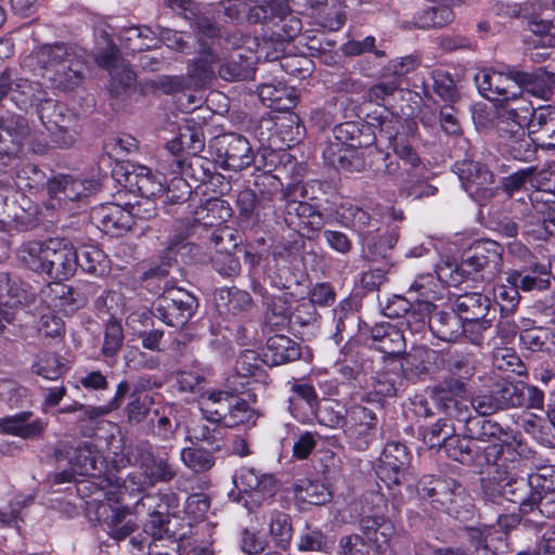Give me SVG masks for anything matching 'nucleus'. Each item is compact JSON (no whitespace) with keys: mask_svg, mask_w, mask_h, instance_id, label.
I'll list each match as a JSON object with an SVG mask.
<instances>
[{"mask_svg":"<svg viewBox=\"0 0 555 555\" xmlns=\"http://www.w3.org/2000/svg\"><path fill=\"white\" fill-rule=\"evenodd\" d=\"M535 78L534 73L518 70L515 67H507L506 70L486 67L475 74L474 81L479 94L495 103L496 118L500 120L513 115L520 118L527 116L533 104L525 90L535 81Z\"/></svg>","mask_w":555,"mask_h":555,"instance_id":"f257e3e1","label":"nucleus"},{"mask_svg":"<svg viewBox=\"0 0 555 555\" xmlns=\"http://www.w3.org/2000/svg\"><path fill=\"white\" fill-rule=\"evenodd\" d=\"M175 476L176 470L166 459L154 461L149 480L140 474L129 475L124 487L115 486L105 492L104 500L100 501L96 506L98 520L106 526L107 532L113 539L117 541L126 539L134 531L135 525L131 520L124 522L126 515L131 513L127 507L118 505L124 500V490L133 486H138V490H141L145 485L155 481H169Z\"/></svg>","mask_w":555,"mask_h":555,"instance_id":"f03ea898","label":"nucleus"},{"mask_svg":"<svg viewBox=\"0 0 555 555\" xmlns=\"http://www.w3.org/2000/svg\"><path fill=\"white\" fill-rule=\"evenodd\" d=\"M36 65L55 89L67 92L85 79L86 62L81 54L65 44H43L34 49L28 66Z\"/></svg>","mask_w":555,"mask_h":555,"instance_id":"7ed1b4c3","label":"nucleus"},{"mask_svg":"<svg viewBox=\"0 0 555 555\" xmlns=\"http://www.w3.org/2000/svg\"><path fill=\"white\" fill-rule=\"evenodd\" d=\"M423 505L446 513L456 519L467 520L474 515V503L465 487L452 478L423 476L416 486Z\"/></svg>","mask_w":555,"mask_h":555,"instance_id":"20e7f679","label":"nucleus"},{"mask_svg":"<svg viewBox=\"0 0 555 555\" xmlns=\"http://www.w3.org/2000/svg\"><path fill=\"white\" fill-rule=\"evenodd\" d=\"M539 479V475L528 479L517 474L492 475L481 480L482 499L487 504L498 506L503 505L504 501L518 504L519 512L528 514L534 511L542 499L541 492L532 486L533 480Z\"/></svg>","mask_w":555,"mask_h":555,"instance_id":"39448f33","label":"nucleus"},{"mask_svg":"<svg viewBox=\"0 0 555 555\" xmlns=\"http://www.w3.org/2000/svg\"><path fill=\"white\" fill-rule=\"evenodd\" d=\"M503 248L492 240L475 242L460 263L461 274H477L482 282H492L502 270Z\"/></svg>","mask_w":555,"mask_h":555,"instance_id":"423d86ee","label":"nucleus"},{"mask_svg":"<svg viewBox=\"0 0 555 555\" xmlns=\"http://www.w3.org/2000/svg\"><path fill=\"white\" fill-rule=\"evenodd\" d=\"M529 452L519 434L511 435L502 443L493 442L483 450L487 464L495 468L493 475L517 474L525 465Z\"/></svg>","mask_w":555,"mask_h":555,"instance_id":"0eeeda50","label":"nucleus"},{"mask_svg":"<svg viewBox=\"0 0 555 555\" xmlns=\"http://www.w3.org/2000/svg\"><path fill=\"white\" fill-rule=\"evenodd\" d=\"M234 483L241 492L243 505L249 512L273 498L278 490L272 475L260 474L250 467H242L234 477Z\"/></svg>","mask_w":555,"mask_h":555,"instance_id":"6e6552de","label":"nucleus"},{"mask_svg":"<svg viewBox=\"0 0 555 555\" xmlns=\"http://www.w3.org/2000/svg\"><path fill=\"white\" fill-rule=\"evenodd\" d=\"M125 186L132 193H138L144 198L141 207L146 218L155 215V206L151 201L152 197L160 196L165 193V177L160 173H154L149 167L130 164L124 173Z\"/></svg>","mask_w":555,"mask_h":555,"instance_id":"1a4fd4ad","label":"nucleus"},{"mask_svg":"<svg viewBox=\"0 0 555 555\" xmlns=\"http://www.w3.org/2000/svg\"><path fill=\"white\" fill-rule=\"evenodd\" d=\"M134 218L147 219L141 209L140 202L127 203L125 207L107 203L92 211V219L99 229L111 236H119L129 231L134 223Z\"/></svg>","mask_w":555,"mask_h":555,"instance_id":"9d476101","label":"nucleus"},{"mask_svg":"<svg viewBox=\"0 0 555 555\" xmlns=\"http://www.w3.org/2000/svg\"><path fill=\"white\" fill-rule=\"evenodd\" d=\"M533 114L534 107L532 106L526 117L520 118L513 115L507 119L498 120L500 135L505 140L504 144L508 154L515 159L529 162L535 155L533 141L525 129Z\"/></svg>","mask_w":555,"mask_h":555,"instance_id":"9b49d317","label":"nucleus"},{"mask_svg":"<svg viewBox=\"0 0 555 555\" xmlns=\"http://www.w3.org/2000/svg\"><path fill=\"white\" fill-rule=\"evenodd\" d=\"M377 423L378 418L373 410L363 405L351 406L344 423L348 443L358 451L369 449L376 438Z\"/></svg>","mask_w":555,"mask_h":555,"instance_id":"f8f14e48","label":"nucleus"},{"mask_svg":"<svg viewBox=\"0 0 555 555\" xmlns=\"http://www.w3.org/2000/svg\"><path fill=\"white\" fill-rule=\"evenodd\" d=\"M531 210L525 233L534 240L555 236V193L535 191L530 195Z\"/></svg>","mask_w":555,"mask_h":555,"instance_id":"ddd939ff","label":"nucleus"},{"mask_svg":"<svg viewBox=\"0 0 555 555\" xmlns=\"http://www.w3.org/2000/svg\"><path fill=\"white\" fill-rule=\"evenodd\" d=\"M197 307L196 299L182 289L167 291L155 307V317L169 326L180 327L188 323Z\"/></svg>","mask_w":555,"mask_h":555,"instance_id":"4468645a","label":"nucleus"},{"mask_svg":"<svg viewBox=\"0 0 555 555\" xmlns=\"http://www.w3.org/2000/svg\"><path fill=\"white\" fill-rule=\"evenodd\" d=\"M454 172L459 176L463 189L476 202L482 204L483 201L493 196L492 184L494 176L481 163L470 159L456 162L454 164Z\"/></svg>","mask_w":555,"mask_h":555,"instance_id":"2eb2a0df","label":"nucleus"},{"mask_svg":"<svg viewBox=\"0 0 555 555\" xmlns=\"http://www.w3.org/2000/svg\"><path fill=\"white\" fill-rule=\"evenodd\" d=\"M284 220L289 228L308 238H314L325 224L324 216L318 208L296 199L286 202Z\"/></svg>","mask_w":555,"mask_h":555,"instance_id":"dca6fc26","label":"nucleus"},{"mask_svg":"<svg viewBox=\"0 0 555 555\" xmlns=\"http://www.w3.org/2000/svg\"><path fill=\"white\" fill-rule=\"evenodd\" d=\"M217 162L228 170L240 171L254 163V153L246 138L236 133L224 134L217 141Z\"/></svg>","mask_w":555,"mask_h":555,"instance_id":"f3484780","label":"nucleus"},{"mask_svg":"<svg viewBox=\"0 0 555 555\" xmlns=\"http://www.w3.org/2000/svg\"><path fill=\"white\" fill-rule=\"evenodd\" d=\"M411 461L408 448L400 442L387 443L380 454L376 475L388 488L400 485L406 475Z\"/></svg>","mask_w":555,"mask_h":555,"instance_id":"a211bd4d","label":"nucleus"},{"mask_svg":"<svg viewBox=\"0 0 555 555\" xmlns=\"http://www.w3.org/2000/svg\"><path fill=\"white\" fill-rule=\"evenodd\" d=\"M374 349L384 353V359L404 360L409 364L413 354H404L406 343L402 330L388 322L375 324L371 330Z\"/></svg>","mask_w":555,"mask_h":555,"instance_id":"6ab92c4d","label":"nucleus"},{"mask_svg":"<svg viewBox=\"0 0 555 555\" xmlns=\"http://www.w3.org/2000/svg\"><path fill=\"white\" fill-rule=\"evenodd\" d=\"M94 60L99 66L109 72V88L114 96H118L133 85L135 74L124 60L118 57L114 46L107 44L103 51L96 52Z\"/></svg>","mask_w":555,"mask_h":555,"instance_id":"aec40b11","label":"nucleus"},{"mask_svg":"<svg viewBox=\"0 0 555 555\" xmlns=\"http://www.w3.org/2000/svg\"><path fill=\"white\" fill-rule=\"evenodd\" d=\"M52 250L44 274L53 280H67L77 269V255L74 246L60 238H53Z\"/></svg>","mask_w":555,"mask_h":555,"instance_id":"412c9836","label":"nucleus"},{"mask_svg":"<svg viewBox=\"0 0 555 555\" xmlns=\"http://www.w3.org/2000/svg\"><path fill=\"white\" fill-rule=\"evenodd\" d=\"M356 132H358V128L352 122H345L335 127V137L341 143L332 144L330 149L325 152V157L333 166L349 171H352L353 169H359V166L361 164L358 158L356 159L358 165L352 166V164L348 162V157L353 156L354 151L344 149V145H350L351 147H356Z\"/></svg>","mask_w":555,"mask_h":555,"instance_id":"4be33fe9","label":"nucleus"},{"mask_svg":"<svg viewBox=\"0 0 555 555\" xmlns=\"http://www.w3.org/2000/svg\"><path fill=\"white\" fill-rule=\"evenodd\" d=\"M447 275L442 266L438 267L436 274H420L410 285L408 294L414 302H426L430 308H435L433 302L441 298Z\"/></svg>","mask_w":555,"mask_h":555,"instance_id":"5701e85b","label":"nucleus"},{"mask_svg":"<svg viewBox=\"0 0 555 555\" xmlns=\"http://www.w3.org/2000/svg\"><path fill=\"white\" fill-rule=\"evenodd\" d=\"M43 294L49 306L65 314L74 313L85 307L88 301L87 295L80 288L60 282L49 284Z\"/></svg>","mask_w":555,"mask_h":555,"instance_id":"b1692460","label":"nucleus"},{"mask_svg":"<svg viewBox=\"0 0 555 555\" xmlns=\"http://www.w3.org/2000/svg\"><path fill=\"white\" fill-rule=\"evenodd\" d=\"M46 427L47 423L39 417H35L30 411H23L0 418V430L2 433L23 439L40 437Z\"/></svg>","mask_w":555,"mask_h":555,"instance_id":"393cba45","label":"nucleus"},{"mask_svg":"<svg viewBox=\"0 0 555 555\" xmlns=\"http://www.w3.org/2000/svg\"><path fill=\"white\" fill-rule=\"evenodd\" d=\"M336 214V220L341 225L349 227L358 233L360 243L372 233L379 231V221L358 206L343 204Z\"/></svg>","mask_w":555,"mask_h":555,"instance_id":"a878e982","label":"nucleus"},{"mask_svg":"<svg viewBox=\"0 0 555 555\" xmlns=\"http://www.w3.org/2000/svg\"><path fill=\"white\" fill-rule=\"evenodd\" d=\"M35 293L18 276L0 272V307L18 308L34 301Z\"/></svg>","mask_w":555,"mask_h":555,"instance_id":"bb28decb","label":"nucleus"},{"mask_svg":"<svg viewBox=\"0 0 555 555\" xmlns=\"http://www.w3.org/2000/svg\"><path fill=\"white\" fill-rule=\"evenodd\" d=\"M507 282L524 292L545 291L551 286V272L545 264L533 263L526 269L515 270L507 275Z\"/></svg>","mask_w":555,"mask_h":555,"instance_id":"cd10ccee","label":"nucleus"},{"mask_svg":"<svg viewBox=\"0 0 555 555\" xmlns=\"http://www.w3.org/2000/svg\"><path fill=\"white\" fill-rule=\"evenodd\" d=\"M399 238V229L396 225L387 227L372 233L361 242L363 256L371 260L377 261L386 259Z\"/></svg>","mask_w":555,"mask_h":555,"instance_id":"c85d7f7f","label":"nucleus"},{"mask_svg":"<svg viewBox=\"0 0 555 555\" xmlns=\"http://www.w3.org/2000/svg\"><path fill=\"white\" fill-rule=\"evenodd\" d=\"M159 496L156 494L143 495L134 505L133 513L141 515L146 513L149 519L144 524V533L152 537L154 540L162 539L167 531L168 517L165 513L159 511L157 502Z\"/></svg>","mask_w":555,"mask_h":555,"instance_id":"c756f323","label":"nucleus"},{"mask_svg":"<svg viewBox=\"0 0 555 555\" xmlns=\"http://www.w3.org/2000/svg\"><path fill=\"white\" fill-rule=\"evenodd\" d=\"M69 462L73 472L79 476H96L103 467L101 455L90 441L77 444L69 455Z\"/></svg>","mask_w":555,"mask_h":555,"instance_id":"7c9ffc66","label":"nucleus"},{"mask_svg":"<svg viewBox=\"0 0 555 555\" xmlns=\"http://www.w3.org/2000/svg\"><path fill=\"white\" fill-rule=\"evenodd\" d=\"M262 356L266 364L274 366L297 360L300 357V349L289 337L273 335L267 339Z\"/></svg>","mask_w":555,"mask_h":555,"instance_id":"2f4dec72","label":"nucleus"},{"mask_svg":"<svg viewBox=\"0 0 555 555\" xmlns=\"http://www.w3.org/2000/svg\"><path fill=\"white\" fill-rule=\"evenodd\" d=\"M53 238L48 241H29L23 243L16 250L18 261L29 270L44 274L51 254Z\"/></svg>","mask_w":555,"mask_h":555,"instance_id":"473e14b6","label":"nucleus"},{"mask_svg":"<svg viewBox=\"0 0 555 555\" xmlns=\"http://www.w3.org/2000/svg\"><path fill=\"white\" fill-rule=\"evenodd\" d=\"M392 120L384 121L380 125V135L389 141L388 147L398 156V158L411 169L421 165V158L412 145L408 142L404 134L400 133L395 126L390 127Z\"/></svg>","mask_w":555,"mask_h":555,"instance_id":"72a5a7b5","label":"nucleus"},{"mask_svg":"<svg viewBox=\"0 0 555 555\" xmlns=\"http://www.w3.org/2000/svg\"><path fill=\"white\" fill-rule=\"evenodd\" d=\"M291 389L293 392L289 398L292 413L297 420L306 422L310 415L314 414L318 393L313 386L307 383H294Z\"/></svg>","mask_w":555,"mask_h":555,"instance_id":"f704fd0d","label":"nucleus"},{"mask_svg":"<svg viewBox=\"0 0 555 555\" xmlns=\"http://www.w3.org/2000/svg\"><path fill=\"white\" fill-rule=\"evenodd\" d=\"M492 307V300L478 292L466 293L456 297L453 304V311L457 312L461 319L488 317Z\"/></svg>","mask_w":555,"mask_h":555,"instance_id":"c9c22d12","label":"nucleus"},{"mask_svg":"<svg viewBox=\"0 0 555 555\" xmlns=\"http://www.w3.org/2000/svg\"><path fill=\"white\" fill-rule=\"evenodd\" d=\"M360 529L377 550H383L395 534L393 524L384 516H364Z\"/></svg>","mask_w":555,"mask_h":555,"instance_id":"e433bc0d","label":"nucleus"},{"mask_svg":"<svg viewBox=\"0 0 555 555\" xmlns=\"http://www.w3.org/2000/svg\"><path fill=\"white\" fill-rule=\"evenodd\" d=\"M424 440L429 448H442L449 457H456L459 452L453 449L459 442V436L454 435V428L448 420H439L424 434Z\"/></svg>","mask_w":555,"mask_h":555,"instance_id":"4c0bfd02","label":"nucleus"},{"mask_svg":"<svg viewBox=\"0 0 555 555\" xmlns=\"http://www.w3.org/2000/svg\"><path fill=\"white\" fill-rule=\"evenodd\" d=\"M444 5L431 7L420 11L413 17V25L420 29L443 27L453 21L454 14L449 5H459L462 0H444Z\"/></svg>","mask_w":555,"mask_h":555,"instance_id":"58836bf2","label":"nucleus"},{"mask_svg":"<svg viewBox=\"0 0 555 555\" xmlns=\"http://www.w3.org/2000/svg\"><path fill=\"white\" fill-rule=\"evenodd\" d=\"M77 267L96 276H104L111 270L108 257L95 245H85L76 250Z\"/></svg>","mask_w":555,"mask_h":555,"instance_id":"ea45409f","label":"nucleus"},{"mask_svg":"<svg viewBox=\"0 0 555 555\" xmlns=\"http://www.w3.org/2000/svg\"><path fill=\"white\" fill-rule=\"evenodd\" d=\"M232 401H235V395L232 392L212 391L202 402L201 410L210 423H222L225 426Z\"/></svg>","mask_w":555,"mask_h":555,"instance_id":"a19ab883","label":"nucleus"},{"mask_svg":"<svg viewBox=\"0 0 555 555\" xmlns=\"http://www.w3.org/2000/svg\"><path fill=\"white\" fill-rule=\"evenodd\" d=\"M463 320L457 312L439 311L430 317V332L443 341H453L462 335Z\"/></svg>","mask_w":555,"mask_h":555,"instance_id":"79ce46f5","label":"nucleus"},{"mask_svg":"<svg viewBox=\"0 0 555 555\" xmlns=\"http://www.w3.org/2000/svg\"><path fill=\"white\" fill-rule=\"evenodd\" d=\"M218 73L227 81L245 80L253 77L254 67L249 56L233 52L219 65Z\"/></svg>","mask_w":555,"mask_h":555,"instance_id":"37998d69","label":"nucleus"},{"mask_svg":"<svg viewBox=\"0 0 555 555\" xmlns=\"http://www.w3.org/2000/svg\"><path fill=\"white\" fill-rule=\"evenodd\" d=\"M46 92L40 88L37 82H31L28 79H16L11 90V101L22 109L36 106Z\"/></svg>","mask_w":555,"mask_h":555,"instance_id":"c03bdc74","label":"nucleus"},{"mask_svg":"<svg viewBox=\"0 0 555 555\" xmlns=\"http://www.w3.org/2000/svg\"><path fill=\"white\" fill-rule=\"evenodd\" d=\"M218 62V56L211 50L201 52L188 72L196 87H204L215 78Z\"/></svg>","mask_w":555,"mask_h":555,"instance_id":"a18cd8bd","label":"nucleus"},{"mask_svg":"<svg viewBox=\"0 0 555 555\" xmlns=\"http://www.w3.org/2000/svg\"><path fill=\"white\" fill-rule=\"evenodd\" d=\"M467 433L472 440L482 442L501 440L503 435H507L499 423L485 416L469 418L467 422Z\"/></svg>","mask_w":555,"mask_h":555,"instance_id":"49530a36","label":"nucleus"},{"mask_svg":"<svg viewBox=\"0 0 555 555\" xmlns=\"http://www.w3.org/2000/svg\"><path fill=\"white\" fill-rule=\"evenodd\" d=\"M230 216V207L225 201L210 198L195 212V221L203 222L205 225H215L224 221Z\"/></svg>","mask_w":555,"mask_h":555,"instance_id":"de8ad7c7","label":"nucleus"},{"mask_svg":"<svg viewBox=\"0 0 555 555\" xmlns=\"http://www.w3.org/2000/svg\"><path fill=\"white\" fill-rule=\"evenodd\" d=\"M501 409L524 405V384L502 379L493 385Z\"/></svg>","mask_w":555,"mask_h":555,"instance_id":"09e8293b","label":"nucleus"},{"mask_svg":"<svg viewBox=\"0 0 555 555\" xmlns=\"http://www.w3.org/2000/svg\"><path fill=\"white\" fill-rule=\"evenodd\" d=\"M211 450H204L196 447L183 448L180 452L181 461L194 473H204L215 465V457Z\"/></svg>","mask_w":555,"mask_h":555,"instance_id":"8fccbe9b","label":"nucleus"},{"mask_svg":"<svg viewBox=\"0 0 555 555\" xmlns=\"http://www.w3.org/2000/svg\"><path fill=\"white\" fill-rule=\"evenodd\" d=\"M31 370L46 379L55 380L64 374L66 367L56 354L41 352L31 365Z\"/></svg>","mask_w":555,"mask_h":555,"instance_id":"3c124183","label":"nucleus"},{"mask_svg":"<svg viewBox=\"0 0 555 555\" xmlns=\"http://www.w3.org/2000/svg\"><path fill=\"white\" fill-rule=\"evenodd\" d=\"M190 435L192 439L206 443L211 451H219L227 444L223 428L216 424L214 426L196 424L191 428Z\"/></svg>","mask_w":555,"mask_h":555,"instance_id":"603ef678","label":"nucleus"},{"mask_svg":"<svg viewBox=\"0 0 555 555\" xmlns=\"http://www.w3.org/2000/svg\"><path fill=\"white\" fill-rule=\"evenodd\" d=\"M296 494L299 500L309 504L322 505L331 500L328 488L319 481L309 479L301 480L296 487Z\"/></svg>","mask_w":555,"mask_h":555,"instance_id":"864d4df0","label":"nucleus"},{"mask_svg":"<svg viewBox=\"0 0 555 555\" xmlns=\"http://www.w3.org/2000/svg\"><path fill=\"white\" fill-rule=\"evenodd\" d=\"M434 308L428 304L413 302L401 326H405L411 333H422L427 326L430 328V317Z\"/></svg>","mask_w":555,"mask_h":555,"instance_id":"5fc2aeb1","label":"nucleus"},{"mask_svg":"<svg viewBox=\"0 0 555 555\" xmlns=\"http://www.w3.org/2000/svg\"><path fill=\"white\" fill-rule=\"evenodd\" d=\"M293 121L289 120L285 122V120H281L280 122H273L270 119H266L261 121V127L264 125L267 129H271V126L275 128L274 134H271L267 141L270 147L283 150L285 147H291L299 141V138H295L292 135L293 132Z\"/></svg>","mask_w":555,"mask_h":555,"instance_id":"6e6d98bb","label":"nucleus"},{"mask_svg":"<svg viewBox=\"0 0 555 555\" xmlns=\"http://www.w3.org/2000/svg\"><path fill=\"white\" fill-rule=\"evenodd\" d=\"M230 409V414L225 421V427H235L238 425H255L257 421V413L255 409L249 406V404L235 396V401H232Z\"/></svg>","mask_w":555,"mask_h":555,"instance_id":"4d7b16f0","label":"nucleus"},{"mask_svg":"<svg viewBox=\"0 0 555 555\" xmlns=\"http://www.w3.org/2000/svg\"><path fill=\"white\" fill-rule=\"evenodd\" d=\"M177 383L181 391L197 393L203 390L206 377L203 369L198 364H193L178 373Z\"/></svg>","mask_w":555,"mask_h":555,"instance_id":"13d9d810","label":"nucleus"},{"mask_svg":"<svg viewBox=\"0 0 555 555\" xmlns=\"http://www.w3.org/2000/svg\"><path fill=\"white\" fill-rule=\"evenodd\" d=\"M254 12L255 16L264 23L285 22L292 14L287 0H270L264 5L255 8Z\"/></svg>","mask_w":555,"mask_h":555,"instance_id":"bf43d9fd","label":"nucleus"},{"mask_svg":"<svg viewBox=\"0 0 555 555\" xmlns=\"http://www.w3.org/2000/svg\"><path fill=\"white\" fill-rule=\"evenodd\" d=\"M433 88L436 94L447 102H455L459 92L451 75L443 69H435L431 73Z\"/></svg>","mask_w":555,"mask_h":555,"instance_id":"052dcab7","label":"nucleus"},{"mask_svg":"<svg viewBox=\"0 0 555 555\" xmlns=\"http://www.w3.org/2000/svg\"><path fill=\"white\" fill-rule=\"evenodd\" d=\"M493 365L500 371L512 372L517 375L525 373V365L517 353L509 348H498L493 351Z\"/></svg>","mask_w":555,"mask_h":555,"instance_id":"680f3d73","label":"nucleus"},{"mask_svg":"<svg viewBox=\"0 0 555 555\" xmlns=\"http://www.w3.org/2000/svg\"><path fill=\"white\" fill-rule=\"evenodd\" d=\"M38 117L47 130H52L53 126H57L59 122L64 120L63 106L52 99H46L42 96V101H39L36 105Z\"/></svg>","mask_w":555,"mask_h":555,"instance_id":"e2e57ef3","label":"nucleus"},{"mask_svg":"<svg viewBox=\"0 0 555 555\" xmlns=\"http://www.w3.org/2000/svg\"><path fill=\"white\" fill-rule=\"evenodd\" d=\"M384 167L385 178L398 186L400 195H409L406 184L411 181L412 173L401 169L399 163L391 159L388 154L384 157Z\"/></svg>","mask_w":555,"mask_h":555,"instance_id":"0e129e2a","label":"nucleus"},{"mask_svg":"<svg viewBox=\"0 0 555 555\" xmlns=\"http://www.w3.org/2000/svg\"><path fill=\"white\" fill-rule=\"evenodd\" d=\"M124 344L121 324L116 320H108L105 324L102 352L105 357H114Z\"/></svg>","mask_w":555,"mask_h":555,"instance_id":"69168bd1","label":"nucleus"},{"mask_svg":"<svg viewBox=\"0 0 555 555\" xmlns=\"http://www.w3.org/2000/svg\"><path fill=\"white\" fill-rule=\"evenodd\" d=\"M0 120L4 134L11 138L12 143L15 145L22 144L29 132L27 120L20 115H9L1 117Z\"/></svg>","mask_w":555,"mask_h":555,"instance_id":"338daca9","label":"nucleus"},{"mask_svg":"<svg viewBox=\"0 0 555 555\" xmlns=\"http://www.w3.org/2000/svg\"><path fill=\"white\" fill-rule=\"evenodd\" d=\"M268 545L264 534L255 529L245 528L241 532L240 548L248 555L262 553Z\"/></svg>","mask_w":555,"mask_h":555,"instance_id":"774afa93","label":"nucleus"}]
</instances>
